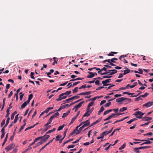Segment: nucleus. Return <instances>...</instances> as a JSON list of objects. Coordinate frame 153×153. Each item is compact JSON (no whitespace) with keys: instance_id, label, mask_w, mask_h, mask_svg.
<instances>
[{"instance_id":"nucleus-1","label":"nucleus","mask_w":153,"mask_h":153,"mask_svg":"<svg viewBox=\"0 0 153 153\" xmlns=\"http://www.w3.org/2000/svg\"><path fill=\"white\" fill-rule=\"evenodd\" d=\"M68 130V128H67L64 131V134H64V137H62L60 139H59V138H60L62 137V136L61 135H58L56 137V141H59V143H61L62 142L63 139L65 137L66 134V133H67Z\"/></svg>"},{"instance_id":"nucleus-2","label":"nucleus","mask_w":153,"mask_h":153,"mask_svg":"<svg viewBox=\"0 0 153 153\" xmlns=\"http://www.w3.org/2000/svg\"><path fill=\"white\" fill-rule=\"evenodd\" d=\"M144 113L139 111H136L133 114L135 117L137 118L141 119L143 117V116L144 114Z\"/></svg>"},{"instance_id":"nucleus-3","label":"nucleus","mask_w":153,"mask_h":153,"mask_svg":"<svg viewBox=\"0 0 153 153\" xmlns=\"http://www.w3.org/2000/svg\"><path fill=\"white\" fill-rule=\"evenodd\" d=\"M67 97V96H65V95L63 94L62 93L60 94L58 99L56 100L57 101H61L63 99H65Z\"/></svg>"},{"instance_id":"nucleus-4","label":"nucleus","mask_w":153,"mask_h":153,"mask_svg":"<svg viewBox=\"0 0 153 153\" xmlns=\"http://www.w3.org/2000/svg\"><path fill=\"white\" fill-rule=\"evenodd\" d=\"M15 144L14 143H12L10 145L7 146L5 148V149L7 150V151H9L14 148Z\"/></svg>"},{"instance_id":"nucleus-5","label":"nucleus","mask_w":153,"mask_h":153,"mask_svg":"<svg viewBox=\"0 0 153 153\" xmlns=\"http://www.w3.org/2000/svg\"><path fill=\"white\" fill-rule=\"evenodd\" d=\"M19 115V114H18L16 115V116L15 117V119L14 120V121L12 122L11 124L9 126V128H10L11 127V126L13 125V124H15L16 123L17 121L18 120V115Z\"/></svg>"},{"instance_id":"nucleus-6","label":"nucleus","mask_w":153,"mask_h":153,"mask_svg":"<svg viewBox=\"0 0 153 153\" xmlns=\"http://www.w3.org/2000/svg\"><path fill=\"white\" fill-rule=\"evenodd\" d=\"M153 102H148L143 105V107L145 106L147 108H148L151 106L153 105Z\"/></svg>"},{"instance_id":"nucleus-7","label":"nucleus","mask_w":153,"mask_h":153,"mask_svg":"<svg viewBox=\"0 0 153 153\" xmlns=\"http://www.w3.org/2000/svg\"><path fill=\"white\" fill-rule=\"evenodd\" d=\"M42 139H43L42 140V141L46 142L50 137V135H45L42 136Z\"/></svg>"},{"instance_id":"nucleus-8","label":"nucleus","mask_w":153,"mask_h":153,"mask_svg":"<svg viewBox=\"0 0 153 153\" xmlns=\"http://www.w3.org/2000/svg\"><path fill=\"white\" fill-rule=\"evenodd\" d=\"M90 120H88L86 121L83 122V126L85 127L89 125L90 124V122H89Z\"/></svg>"},{"instance_id":"nucleus-9","label":"nucleus","mask_w":153,"mask_h":153,"mask_svg":"<svg viewBox=\"0 0 153 153\" xmlns=\"http://www.w3.org/2000/svg\"><path fill=\"white\" fill-rule=\"evenodd\" d=\"M152 117H144L142 119V120L143 121L151 120H152Z\"/></svg>"},{"instance_id":"nucleus-10","label":"nucleus","mask_w":153,"mask_h":153,"mask_svg":"<svg viewBox=\"0 0 153 153\" xmlns=\"http://www.w3.org/2000/svg\"><path fill=\"white\" fill-rule=\"evenodd\" d=\"M124 101H125V98L124 97H122L119 98H117L116 100V101L117 102H120Z\"/></svg>"},{"instance_id":"nucleus-11","label":"nucleus","mask_w":153,"mask_h":153,"mask_svg":"<svg viewBox=\"0 0 153 153\" xmlns=\"http://www.w3.org/2000/svg\"><path fill=\"white\" fill-rule=\"evenodd\" d=\"M59 115V114L58 112H57L53 114L50 118L53 119V118L57 117Z\"/></svg>"},{"instance_id":"nucleus-12","label":"nucleus","mask_w":153,"mask_h":153,"mask_svg":"<svg viewBox=\"0 0 153 153\" xmlns=\"http://www.w3.org/2000/svg\"><path fill=\"white\" fill-rule=\"evenodd\" d=\"M84 102V101H82L79 102L78 105H76L75 107V108H77L78 109L80 108L82 104Z\"/></svg>"},{"instance_id":"nucleus-13","label":"nucleus","mask_w":153,"mask_h":153,"mask_svg":"<svg viewBox=\"0 0 153 153\" xmlns=\"http://www.w3.org/2000/svg\"><path fill=\"white\" fill-rule=\"evenodd\" d=\"M84 102V101H82L79 102L78 105H76L75 107V108H77L78 109L80 108L82 104Z\"/></svg>"},{"instance_id":"nucleus-14","label":"nucleus","mask_w":153,"mask_h":153,"mask_svg":"<svg viewBox=\"0 0 153 153\" xmlns=\"http://www.w3.org/2000/svg\"><path fill=\"white\" fill-rule=\"evenodd\" d=\"M70 110H69L66 113H63L62 117L64 118L67 116L70 113Z\"/></svg>"},{"instance_id":"nucleus-15","label":"nucleus","mask_w":153,"mask_h":153,"mask_svg":"<svg viewBox=\"0 0 153 153\" xmlns=\"http://www.w3.org/2000/svg\"><path fill=\"white\" fill-rule=\"evenodd\" d=\"M112 71V70H109L108 71H107L106 72H105L104 73H100V74L102 75H105L107 74L110 73Z\"/></svg>"},{"instance_id":"nucleus-16","label":"nucleus","mask_w":153,"mask_h":153,"mask_svg":"<svg viewBox=\"0 0 153 153\" xmlns=\"http://www.w3.org/2000/svg\"><path fill=\"white\" fill-rule=\"evenodd\" d=\"M146 141V142L142 143L141 144V145H143L144 144H150L152 143V142H151L149 140H146V141Z\"/></svg>"},{"instance_id":"nucleus-17","label":"nucleus","mask_w":153,"mask_h":153,"mask_svg":"<svg viewBox=\"0 0 153 153\" xmlns=\"http://www.w3.org/2000/svg\"><path fill=\"white\" fill-rule=\"evenodd\" d=\"M123 71V74L125 75L129 73L131 71V70L130 69H127L124 70Z\"/></svg>"},{"instance_id":"nucleus-18","label":"nucleus","mask_w":153,"mask_h":153,"mask_svg":"<svg viewBox=\"0 0 153 153\" xmlns=\"http://www.w3.org/2000/svg\"><path fill=\"white\" fill-rule=\"evenodd\" d=\"M53 108V107H49L44 112L46 113H47L51 110Z\"/></svg>"},{"instance_id":"nucleus-19","label":"nucleus","mask_w":153,"mask_h":153,"mask_svg":"<svg viewBox=\"0 0 153 153\" xmlns=\"http://www.w3.org/2000/svg\"><path fill=\"white\" fill-rule=\"evenodd\" d=\"M91 114L89 111H86V112L83 115V117L89 116Z\"/></svg>"},{"instance_id":"nucleus-20","label":"nucleus","mask_w":153,"mask_h":153,"mask_svg":"<svg viewBox=\"0 0 153 153\" xmlns=\"http://www.w3.org/2000/svg\"><path fill=\"white\" fill-rule=\"evenodd\" d=\"M139 148V147L137 148L135 147L134 148V151L136 153H140V151H139V150L140 149Z\"/></svg>"},{"instance_id":"nucleus-21","label":"nucleus","mask_w":153,"mask_h":153,"mask_svg":"<svg viewBox=\"0 0 153 153\" xmlns=\"http://www.w3.org/2000/svg\"><path fill=\"white\" fill-rule=\"evenodd\" d=\"M84 127H85L83 125L81 127H80L79 128V130L78 131V132L76 133V134H77L80 133V132L82 131L83 128H84Z\"/></svg>"},{"instance_id":"nucleus-22","label":"nucleus","mask_w":153,"mask_h":153,"mask_svg":"<svg viewBox=\"0 0 153 153\" xmlns=\"http://www.w3.org/2000/svg\"><path fill=\"white\" fill-rule=\"evenodd\" d=\"M127 109V108L126 107H123L122 108H120L119 111L120 112H123L126 110Z\"/></svg>"},{"instance_id":"nucleus-23","label":"nucleus","mask_w":153,"mask_h":153,"mask_svg":"<svg viewBox=\"0 0 153 153\" xmlns=\"http://www.w3.org/2000/svg\"><path fill=\"white\" fill-rule=\"evenodd\" d=\"M71 91H67L65 93H63V94L65 95V96H67L71 93Z\"/></svg>"},{"instance_id":"nucleus-24","label":"nucleus","mask_w":153,"mask_h":153,"mask_svg":"<svg viewBox=\"0 0 153 153\" xmlns=\"http://www.w3.org/2000/svg\"><path fill=\"white\" fill-rule=\"evenodd\" d=\"M120 129V128H116L114 129V130L110 134L109 136H111L113 135L114 133H115V131L117 130H119Z\"/></svg>"},{"instance_id":"nucleus-25","label":"nucleus","mask_w":153,"mask_h":153,"mask_svg":"<svg viewBox=\"0 0 153 153\" xmlns=\"http://www.w3.org/2000/svg\"><path fill=\"white\" fill-rule=\"evenodd\" d=\"M73 140V139L72 138V139H71L68 140H67V141H66L63 144L62 146H63L65 144L68 143V142H70L72 141Z\"/></svg>"},{"instance_id":"nucleus-26","label":"nucleus","mask_w":153,"mask_h":153,"mask_svg":"<svg viewBox=\"0 0 153 153\" xmlns=\"http://www.w3.org/2000/svg\"><path fill=\"white\" fill-rule=\"evenodd\" d=\"M88 73L90 74V76L91 77V78H93L94 76V74L92 72H91L89 71H88Z\"/></svg>"},{"instance_id":"nucleus-27","label":"nucleus","mask_w":153,"mask_h":153,"mask_svg":"<svg viewBox=\"0 0 153 153\" xmlns=\"http://www.w3.org/2000/svg\"><path fill=\"white\" fill-rule=\"evenodd\" d=\"M65 126V125L64 124H63L62 126H59V127L58 128L57 130L58 131H59L62 130V129L63 128H64V127Z\"/></svg>"},{"instance_id":"nucleus-28","label":"nucleus","mask_w":153,"mask_h":153,"mask_svg":"<svg viewBox=\"0 0 153 153\" xmlns=\"http://www.w3.org/2000/svg\"><path fill=\"white\" fill-rule=\"evenodd\" d=\"M140 100H143L140 96L139 97H137L135 98V101H138Z\"/></svg>"},{"instance_id":"nucleus-29","label":"nucleus","mask_w":153,"mask_h":153,"mask_svg":"<svg viewBox=\"0 0 153 153\" xmlns=\"http://www.w3.org/2000/svg\"><path fill=\"white\" fill-rule=\"evenodd\" d=\"M56 130V128H53L52 130H49L47 132H46V134H48Z\"/></svg>"},{"instance_id":"nucleus-30","label":"nucleus","mask_w":153,"mask_h":153,"mask_svg":"<svg viewBox=\"0 0 153 153\" xmlns=\"http://www.w3.org/2000/svg\"><path fill=\"white\" fill-rule=\"evenodd\" d=\"M16 129L14 131V132L13 133V135H12L11 137H10V141H12L13 140V137H14V136L15 135V131H16Z\"/></svg>"},{"instance_id":"nucleus-31","label":"nucleus","mask_w":153,"mask_h":153,"mask_svg":"<svg viewBox=\"0 0 153 153\" xmlns=\"http://www.w3.org/2000/svg\"><path fill=\"white\" fill-rule=\"evenodd\" d=\"M26 102H25L21 105V108H23L27 105Z\"/></svg>"},{"instance_id":"nucleus-32","label":"nucleus","mask_w":153,"mask_h":153,"mask_svg":"<svg viewBox=\"0 0 153 153\" xmlns=\"http://www.w3.org/2000/svg\"><path fill=\"white\" fill-rule=\"evenodd\" d=\"M76 118L75 117H74L71 119V121L70 122V124H69V125H71V124H72L74 122V121H75V119H76Z\"/></svg>"},{"instance_id":"nucleus-33","label":"nucleus","mask_w":153,"mask_h":153,"mask_svg":"<svg viewBox=\"0 0 153 153\" xmlns=\"http://www.w3.org/2000/svg\"><path fill=\"white\" fill-rule=\"evenodd\" d=\"M10 120V118L9 117L7 119L6 124H5V125L4 126L5 127L7 126V125H8V124L9 123Z\"/></svg>"},{"instance_id":"nucleus-34","label":"nucleus","mask_w":153,"mask_h":153,"mask_svg":"<svg viewBox=\"0 0 153 153\" xmlns=\"http://www.w3.org/2000/svg\"><path fill=\"white\" fill-rule=\"evenodd\" d=\"M137 84V82H134L132 85L130 86V88H133L134 87H135L136 86Z\"/></svg>"},{"instance_id":"nucleus-35","label":"nucleus","mask_w":153,"mask_h":153,"mask_svg":"<svg viewBox=\"0 0 153 153\" xmlns=\"http://www.w3.org/2000/svg\"><path fill=\"white\" fill-rule=\"evenodd\" d=\"M102 83L103 84V86H104H104H108V85L111 84H107L104 81H102Z\"/></svg>"},{"instance_id":"nucleus-36","label":"nucleus","mask_w":153,"mask_h":153,"mask_svg":"<svg viewBox=\"0 0 153 153\" xmlns=\"http://www.w3.org/2000/svg\"><path fill=\"white\" fill-rule=\"evenodd\" d=\"M10 110L9 108H7L6 111L7 114L6 115V117H8L9 114H10Z\"/></svg>"},{"instance_id":"nucleus-37","label":"nucleus","mask_w":153,"mask_h":153,"mask_svg":"<svg viewBox=\"0 0 153 153\" xmlns=\"http://www.w3.org/2000/svg\"><path fill=\"white\" fill-rule=\"evenodd\" d=\"M78 89V87H76L74 88V89L72 90L73 93H76L77 92Z\"/></svg>"},{"instance_id":"nucleus-38","label":"nucleus","mask_w":153,"mask_h":153,"mask_svg":"<svg viewBox=\"0 0 153 153\" xmlns=\"http://www.w3.org/2000/svg\"><path fill=\"white\" fill-rule=\"evenodd\" d=\"M123 93V94H127L128 95H132L134 94V93H131L128 92H124Z\"/></svg>"},{"instance_id":"nucleus-39","label":"nucleus","mask_w":153,"mask_h":153,"mask_svg":"<svg viewBox=\"0 0 153 153\" xmlns=\"http://www.w3.org/2000/svg\"><path fill=\"white\" fill-rule=\"evenodd\" d=\"M150 147V146H142L141 147H139L140 149H147Z\"/></svg>"},{"instance_id":"nucleus-40","label":"nucleus","mask_w":153,"mask_h":153,"mask_svg":"<svg viewBox=\"0 0 153 153\" xmlns=\"http://www.w3.org/2000/svg\"><path fill=\"white\" fill-rule=\"evenodd\" d=\"M111 104V103L110 102L107 103L106 104L104 105L105 107L109 106Z\"/></svg>"},{"instance_id":"nucleus-41","label":"nucleus","mask_w":153,"mask_h":153,"mask_svg":"<svg viewBox=\"0 0 153 153\" xmlns=\"http://www.w3.org/2000/svg\"><path fill=\"white\" fill-rule=\"evenodd\" d=\"M149 94V93H145V94L144 95H140L141 97H146L147 95H148Z\"/></svg>"},{"instance_id":"nucleus-42","label":"nucleus","mask_w":153,"mask_h":153,"mask_svg":"<svg viewBox=\"0 0 153 153\" xmlns=\"http://www.w3.org/2000/svg\"><path fill=\"white\" fill-rule=\"evenodd\" d=\"M125 146L126 144L125 143L123 144L120 148H119V149L120 150H121L122 149H123L125 147Z\"/></svg>"},{"instance_id":"nucleus-43","label":"nucleus","mask_w":153,"mask_h":153,"mask_svg":"<svg viewBox=\"0 0 153 153\" xmlns=\"http://www.w3.org/2000/svg\"><path fill=\"white\" fill-rule=\"evenodd\" d=\"M5 123V120L4 119L2 120V121L1 122V126L2 127L4 125Z\"/></svg>"},{"instance_id":"nucleus-44","label":"nucleus","mask_w":153,"mask_h":153,"mask_svg":"<svg viewBox=\"0 0 153 153\" xmlns=\"http://www.w3.org/2000/svg\"><path fill=\"white\" fill-rule=\"evenodd\" d=\"M125 102H127V101L129 102H131V99L130 98H125Z\"/></svg>"},{"instance_id":"nucleus-45","label":"nucleus","mask_w":153,"mask_h":153,"mask_svg":"<svg viewBox=\"0 0 153 153\" xmlns=\"http://www.w3.org/2000/svg\"><path fill=\"white\" fill-rule=\"evenodd\" d=\"M42 140L41 142H39L38 143L36 144V146L37 147L38 146L42 144Z\"/></svg>"},{"instance_id":"nucleus-46","label":"nucleus","mask_w":153,"mask_h":153,"mask_svg":"<svg viewBox=\"0 0 153 153\" xmlns=\"http://www.w3.org/2000/svg\"><path fill=\"white\" fill-rule=\"evenodd\" d=\"M34 73L33 72H31L30 73V77L31 78L33 79H35L34 77L33 76Z\"/></svg>"},{"instance_id":"nucleus-47","label":"nucleus","mask_w":153,"mask_h":153,"mask_svg":"<svg viewBox=\"0 0 153 153\" xmlns=\"http://www.w3.org/2000/svg\"><path fill=\"white\" fill-rule=\"evenodd\" d=\"M80 97L79 96H74L71 97V99L72 100H74L75 99H77L79 98Z\"/></svg>"},{"instance_id":"nucleus-48","label":"nucleus","mask_w":153,"mask_h":153,"mask_svg":"<svg viewBox=\"0 0 153 153\" xmlns=\"http://www.w3.org/2000/svg\"><path fill=\"white\" fill-rule=\"evenodd\" d=\"M86 85H84L80 86L79 88V89H81L82 88H86Z\"/></svg>"},{"instance_id":"nucleus-49","label":"nucleus","mask_w":153,"mask_h":153,"mask_svg":"<svg viewBox=\"0 0 153 153\" xmlns=\"http://www.w3.org/2000/svg\"><path fill=\"white\" fill-rule=\"evenodd\" d=\"M75 145H68L67 147V148L69 149L71 148H73L74 147Z\"/></svg>"},{"instance_id":"nucleus-50","label":"nucleus","mask_w":153,"mask_h":153,"mask_svg":"<svg viewBox=\"0 0 153 153\" xmlns=\"http://www.w3.org/2000/svg\"><path fill=\"white\" fill-rule=\"evenodd\" d=\"M77 129H76V128L75 129H74V131L72 132H71L70 133V135H73L75 133V132H76V130Z\"/></svg>"},{"instance_id":"nucleus-51","label":"nucleus","mask_w":153,"mask_h":153,"mask_svg":"<svg viewBox=\"0 0 153 153\" xmlns=\"http://www.w3.org/2000/svg\"><path fill=\"white\" fill-rule=\"evenodd\" d=\"M112 76H110V75H108L106 76H103V78H110Z\"/></svg>"},{"instance_id":"nucleus-52","label":"nucleus","mask_w":153,"mask_h":153,"mask_svg":"<svg viewBox=\"0 0 153 153\" xmlns=\"http://www.w3.org/2000/svg\"><path fill=\"white\" fill-rule=\"evenodd\" d=\"M42 137H37L35 139V140H34V141L36 142L38 140H40V139H42Z\"/></svg>"},{"instance_id":"nucleus-53","label":"nucleus","mask_w":153,"mask_h":153,"mask_svg":"<svg viewBox=\"0 0 153 153\" xmlns=\"http://www.w3.org/2000/svg\"><path fill=\"white\" fill-rule=\"evenodd\" d=\"M152 134H153V133L152 132H149L147 134H144V135L146 136V135H149L150 136H152Z\"/></svg>"},{"instance_id":"nucleus-54","label":"nucleus","mask_w":153,"mask_h":153,"mask_svg":"<svg viewBox=\"0 0 153 153\" xmlns=\"http://www.w3.org/2000/svg\"><path fill=\"white\" fill-rule=\"evenodd\" d=\"M102 118H99L98 120H97L96 121L94 122L95 124H96L98 123L101 120Z\"/></svg>"},{"instance_id":"nucleus-55","label":"nucleus","mask_w":153,"mask_h":153,"mask_svg":"<svg viewBox=\"0 0 153 153\" xmlns=\"http://www.w3.org/2000/svg\"><path fill=\"white\" fill-rule=\"evenodd\" d=\"M71 99V97L70 98L66 100L65 101V103H68L69 102V101L72 100Z\"/></svg>"},{"instance_id":"nucleus-56","label":"nucleus","mask_w":153,"mask_h":153,"mask_svg":"<svg viewBox=\"0 0 153 153\" xmlns=\"http://www.w3.org/2000/svg\"><path fill=\"white\" fill-rule=\"evenodd\" d=\"M134 140L136 141H146V140H139L136 139H134Z\"/></svg>"},{"instance_id":"nucleus-57","label":"nucleus","mask_w":153,"mask_h":153,"mask_svg":"<svg viewBox=\"0 0 153 153\" xmlns=\"http://www.w3.org/2000/svg\"><path fill=\"white\" fill-rule=\"evenodd\" d=\"M106 102V101L105 100H103L102 101H101L100 103V105H103V104L105 103Z\"/></svg>"},{"instance_id":"nucleus-58","label":"nucleus","mask_w":153,"mask_h":153,"mask_svg":"<svg viewBox=\"0 0 153 153\" xmlns=\"http://www.w3.org/2000/svg\"><path fill=\"white\" fill-rule=\"evenodd\" d=\"M93 103H94V102L92 101L91 102H90V103H89V104H88V106L89 107H91V106H92L93 105Z\"/></svg>"},{"instance_id":"nucleus-59","label":"nucleus","mask_w":153,"mask_h":153,"mask_svg":"<svg viewBox=\"0 0 153 153\" xmlns=\"http://www.w3.org/2000/svg\"><path fill=\"white\" fill-rule=\"evenodd\" d=\"M111 118H112L113 117H116V114H115L113 113L111 114V115H110Z\"/></svg>"},{"instance_id":"nucleus-60","label":"nucleus","mask_w":153,"mask_h":153,"mask_svg":"<svg viewBox=\"0 0 153 153\" xmlns=\"http://www.w3.org/2000/svg\"><path fill=\"white\" fill-rule=\"evenodd\" d=\"M104 110V107L103 106H102L100 108V109L99 111H100L101 112H102V111H103Z\"/></svg>"},{"instance_id":"nucleus-61","label":"nucleus","mask_w":153,"mask_h":153,"mask_svg":"<svg viewBox=\"0 0 153 153\" xmlns=\"http://www.w3.org/2000/svg\"><path fill=\"white\" fill-rule=\"evenodd\" d=\"M102 134L104 135H106L109 134V133H108V131H105L102 132Z\"/></svg>"},{"instance_id":"nucleus-62","label":"nucleus","mask_w":153,"mask_h":153,"mask_svg":"<svg viewBox=\"0 0 153 153\" xmlns=\"http://www.w3.org/2000/svg\"><path fill=\"white\" fill-rule=\"evenodd\" d=\"M33 97V95L32 94H30L29 96L28 99L31 100Z\"/></svg>"},{"instance_id":"nucleus-63","label":"nucleus","mask_w":153,"mask_h":153,"mask_svg":"<svg viewBox=\"0 0 153 153\" xmlns=\"http://www.w3.org/2000/svg\"><path fill=\"white\" fill-rule=\"evenodd\" d=\"M123 75H124L123 74H119V76L118 77V78H122V77H123Z\"/></svg>"},{"instance_id":"nucleus-64","label":"nucleus","mask_w":153,"mask_h":153,"mask_svg":"<svg viewBox=\"0 0 153 153\" xmlns=\"http://www.w3.org/2000/svg\"><path fill=\"white\" fill-rule=\"evenodd\" d=\"M13 94V92L12 91L10 92V94H9L8 96V98H10L11 97L12 95Z\"/></svg>"}]
</instances>
